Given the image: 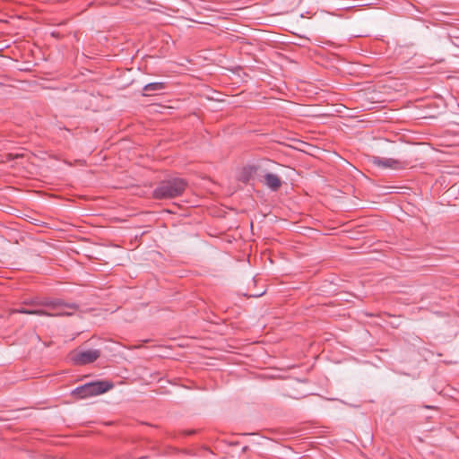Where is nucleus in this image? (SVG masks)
I'll return each mask as SVG.
<instances>
[{
    "mask_svg": "<svg viewBox=\"0 0 459 459\" xmlns=\"http://www.w3.org/2000/svg\"><path fill=\"white\" fill-rule=\"evenodd\" d=\"M34 315L35 316H50V312L47 311L45 309L36 308V309H34Z\"/></svg>",
    "mask_w": 459,
    "mask_h": 459,
    "instance_id": "obj_10",
    "label": "nucleus"
},
{
    "mask_svg": "<svg viewBox=\"0 0 459 459\" xmlns=\"http://www.w3.org/2000/svg\"><path fill=\"white\" fill-rule=\"evenodd\" d=\"M247 446H245V447L243 448V451H247Z\"/></svg>",
    "mask_w": 459,
    "mask_h": 459,
    "instance_id": "obj_13",
    "label": "nucleus"
},
{
    "mask_svg": "<svg viewBox=\"0 0 459 459\" xmlns=\"http://www.w3.org/2000/svg\"><path fill=\"white\" fill-rule=\"evenodd\" d=\"M257 167L255 165H248L242 169L239 180L243 183H247L253 177V175L256 172Z\"/></svg>",
    "mask_w": 459,
    "mask_h": 459,
    "instance_id": "obj_9",
    "label": "nucleus"
},
{
    "mask_svg": "<svg viewBox=\"0 0 459 459\" xmlns=\"http://www.w3.org/2000/svg\"><path fill=\"white\" fill-rule=\"evenodd\" d=\"M371 162L373 165L382 169H403L408 166V162L401 160L392 158H381L378 156H372Z\"/></svg>",
    "mask_w": 459,
    "mask_h": 459,
    "instance_id": "obj_4",
    "label": "nucleus"
},
{
    "mask_svg": "<svg viewBox=\"0 0 459 459\" xmlns=\"http://www.w3.org/2000/svg\"><path fill=\"white\" fill-rule=\"evenodd\" d=\"M187 186L186 180L180 178L162 180L153 190L152 196L157 200L176 198L185 192Z\"/></svg>",
    "mask_w": 459,
    "mask_h": 459,
    "instance_id": "obj_1",
    "label": "nucleus"
},
{
    "mask_svg": "<svg viewBox=\"0 0 459 459\" xmlns=\"http://www.w3.org/2000/svg\"><path fill=\"white\" fill-rule=\"evenodd\" d=\"M114 385L110 381L98 380L82 385L72 391V394L80 399L102 394L111 388Z\"/></svg>",
    "mask_w": 459,
    "mask_h": 459,
    "instance_id": "obj_2",
    "label": "nucleus"
},
{
    "mask_svg": "<svg viewBox=\"0 0 459 459\" xmlns=\"http://www.w3.org/2000/svg\"><path fill=\"white\" fill-rule=\"evenodd\" d=\"M22 314L34 315V309H27V311H22Z\"/></svg>",
    "mask_w": 459,
    "mask_h": 459,
    "instance_id": "obj_12",
    "label": "nucleus"
},
{
    "mask_svg": "<svg viewBox=\"0 0 459 459\" xmlns=\"http://www.w3.org/2000/svg\"><path fill=\"white\" fill-rule=\"evenodd\" d=\"M25 305L34 306V307H45L48 309H56L60 308L64 306H66L65 301L61 299H50V298H45L42 299H32L29 300H25L23 302ZM67 307H74V305H67Z\"/></svg>",
    "mask_w": 459,
    "mask_h": 459,
    "instance_id": "obj_5",
    "label": "nucleus"
},
{
    "mask_svg": "<svg viewBox=\"0 0 459 459\" xmlns=\"http://www.w3.org/2000/svg\"><path fill=\"white\" fill-rule=\"evenodd\" d=\"M263 183L271 191H273V192L278 191L282 185V181H281V178L278 175L271 173V172H268L264 176Z\"/></svg>",
    "mask_w": 459,
    "mask_h": 459,
    "instance_id": "obj_6",
    "label": "nucleus"
},
{
    "mask_svg": "<svg viewBox=\"0 0 459 459\" xmlns=\"http://www.w3.org/2000/svg\"><path fill=\"white\" fill-rule=\"evenodd\" d=\"M167 88V83L163 82H154L145 84L143 87V96L154 95L155 92H160Z\"/></svg>",
    "mask_w": 459,
    "mask_h": 459,
    "instance_id": "obj_7",
    "label": "nucleus"
},
{
    "mask_svg": "<svg viewBox=\"0 0 459 459\" xmlns=\"http://www.w3.org/2000/svg\"><path fill=\"white\" fill-rule=\"evenodd\" d=\"M66 305H74V307L64 306L60 308L50 309V316H71L74 315V311L78 310L79 306L76 303H68L65 302Z\"/></svg>",
    "mask_w": 459,
    "mask_h": 459,
    "instance_id": "obj_8",
    "label": "nucleus"
},
{
    "mask_svg": "<svg viewBox=\"0 0 459 459\" xmlns=\"http://www.w3.org/2000/svg\"><path fill=\"white\" fill-rule=\"evenodd\" d=\"M101 352L100 350H87L74 352L71 355V360L76 366H83L97 360Z\"/></svg>",
    "mask_w": 459,
    "mask_h": 459,
    "instance_id": "obj_3",
    "label": "nucleus"
},
{
    "mask_svg": "<svg viewBox=\"0 0 459 459\" xmlns=\"http://www.w3.org/2000/svg\"><path fill=\"white\" fill-rule=\"evenodd\" d=\"M22 311H27V308L20 307V308L13 309V310H12V313H20V314H22Z\"/></svg>",
    "mask_w": 459,
    "mask_h": 459,
    "instance_id": "obj_11",
    "label": "nucleus"
}]
</instances>
